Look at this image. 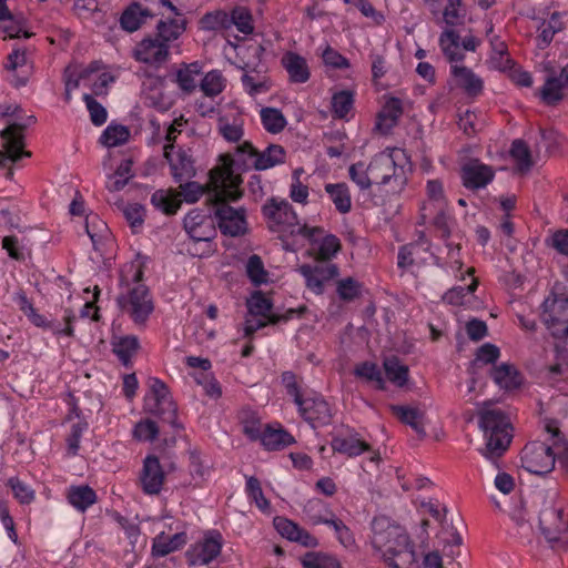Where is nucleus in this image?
<instances>
[{
	"label": "nucleus",
	"mask_w": 568,
	"mask_h": 568,
	"mask_svg": "<svg viewBox=\"0 0 568 568\" xmlns=\"http://www.w3.org/2000/svg\"><path fill=\"white\" fill-rule=\"evenodd\" d=\"M453 75L456 80V83L465 88L467 92H479L483 87L481 79L470 70V68H466V65H453L452 67Z\"/></svg>",
	"instance_id": "nucleus-42"
},
{
	"label": "nucleus",
	"mask_w": 568,
	"mask_h": 568,
	"mask_svg": "<svg viewBox=\"0 0 568 568\" xmlns=\"http://www.w3.org/2000/svg\"><path fill=\"white\" fill-rule=\"evenodd\" d=\"M325 190L339 212H348L352 209V199L347 184H326Z\"/></svg>",
	"instance_id": "nucleus-48"
},
{
	"label": "nucleus",
	"mask_w": 568,
	"mask_h": 568,
	"mask_svg": "<svg viewBox=\"0 0 568 568\" xmlns=\"http://www.w3.org/2000/svg\"><path fill=\"white\" fill-rule=\"evenodd\" d=\"M123 215L132 232H140L145 217L144 207L139 203L128 204L123 210Z\"/></svg>",
	"instance_id": "nucleus-62"
},
{
	"label": "nucleus",
	"mask_w": 568,
	"mask_h": 568,
	"mask_svg": "<svg viewBox=\"0 0 568 568\" xmlns=\"http://www.w3.org/2000/svg\"><path fill=\"white\" fill-rule=\"evenodd\" d=\"M24 128L21 124L12 123L0 133L3 140V150L0 152V163H18L23 158L31 156L29 151L24 150Z\"/></svg>",
	"instance_id": "nucleus-16"
},
{
	"label": "nucleus",
	"mask_w": 568,
	"mask_h": 568,
	"mask_svg": "<svg viewBox=\"0 0 568 568\" xmlns=\"http://www.w3.org/2000/svg\"><path fill=\"white\" fill-rule=\"evenodd\" d=\"M6 67L16 72L13 84L17 88L24 87L29 80L30 67L28 64L27 53L23 50H13L8 55Z\"/></svg>",
	"instance_id": "nucleus-29"
},
{
	"label": "nucleus",
	"mask_w": 568,
	"mask_h": 568,
	"mask_svg": "<svg viewBox=\"0 0 568 568\" xmlns=\"http://www.w3.org/2000/svg\"><path fill=\"white\" fill-rule=\"evenodd\" d=\"M495 383L503 389H518L525 383V377L511 363H500L491 372Z\"/></svg>",
	"instance_id": "nucleus-26"
},
{
	"label": "nucleus",
	"mask_w": 568,
	"mask_h": 568,
	"mask_svg": "<svg viewBox=\"0 0 568 568\" xmlns=\"http://www.w3.org/2000/svg\"><path fill=\"white\" fill-rule=\"evenodd\" d=\"M158 3L163 19L158 22L155 36L170 45L186 29L184 9L179 0H158Z\"/></svg>",
	"instance_id": "nucleus-11"
},
{
	"label": "nucleus",
	"mask_w": 568,
	"mask_h": 568,
	"mask_svg": "<svg viewBox=\"0 0 568 568\" xmlns=\"http://www.w3.org/2000/svg\"><path fill=\"white\" fill-rule=\"evenodd\" d=\"M467 16V9L463 0H447L444 9V21L447 24L464 23Z\"/></svg>",
	"instance_id": "nucleus-57"
},
{
	"label": "nucleus",
	"mask_w": 568,
	"mask_h": 568,
	"mask_svg": "<svg viewBox=\"0 0 568 568\" xmlns=\"http://www.w3.org/2000/svg\"><path fill=\"white\" fill-rule=\"evenodd\" d=\"M392 410L399 419L404 420V423H408L417 434H420V436L425 434L424 412L416 409V407H404V405H394Z\"/></svg>",
	"instance_id": "nucleus-39"
},
{
	"label": "nucleus",
	"mask_w": 568,
	"mask_h": 568,
	"mask_svg": "<svg viewBox=\"0 0 568 568\" xmlns=\"http://www.w3.org/2000/svg\"><path fill=\"white\" fill-rule=\"evenodd\" d=\"M152 17V13L148 8H144L140 3H132L129 6L120 18V24L123 30L128 32L136 31L146 20Z\"/></svg>",
	"instance_id": "nucleus-31"
},
{
	"label": "nucleus",
	"mask_w": 568,
	"mask_h": 568,
	"mask_svg": "<svg viewBox=\"0 0 568 568\" xmlns=\"http://www.w3.org/2000/svg\"><path fill=\"white\" fill-rule=\"evenodd\" d=\"M226 87V79L220 70H211L200 78L199 88L207 98H215L223 92Z\"/></svg>",
	"instance_id": "nucleus-37"
},
{
	"label": "nucleus",
	"mask_w": 568,
	"mask_h": 568,
	"mask_svg": "<svg viewBox=\"0 0 568 568\" xmlns=\"http://www.w3.org/2000/svg\"><path fill=\"white\" fill-rule=\"evenodd\" d=\"M384 369L386 376L395 385H405L409 378V369L399 358L389 357L384 359Z\"/></svg>",
	"instance_id": "nucleus-50"
},
{
	"label": "nucleus",
	"mask_w": 568,
	"mask_h": 568,
	"mask_svg": "<svg viewBox=\"0 0 568 568\" xmlns=\"http://www.w3.org/2000/svg\"><path fill=\"white\" fill-rule=\"evenodd\" d=\"M159 435V427L152 419L140 420L133 429V437L142 442H152Z\"/></svg>",
	"instance_id": "nucleus-64"
},
{
	"label": "nucleus",
	"mask_w": 568,
	"mask_h": 568,
	"mask_svg": "<svg viewBox=\"0 0 568 568\" xmlns=\"http://www.w3.org/2000/svg\"><path fill=\"white\" fill-rule=\"evenodd\" d=\"M200 29L204 31H219V32H229V12L225 10H214L211 12H206L200 19Z\"/></svg>",
	"instance_id": "nucleus-41"
},
{
	"label": "nucleus",
	"mask_w": 568,
	"mask_h": 568,
	"mask_svg": "<svg viewBox=\"0 0 568 568\" xmlns=\"http://www.w3.org/2000/svg\"><path fill=\"white\" fill-rule=\"evenodd\" d=\"M181 203L182 200L173 190H156L151 195V204L166 215H174L179 211Z\"/></svg>",
	"instance_id": "nucleus-33"
},
{
	"label": "nucleus",
	"mask_w": 568,
	"mask_h": 568,
	"mask_svg": "<svg viewBox=\"0 0 568 568\" xmlns=\"http://www.w3.org/2000/svg\"><path fill=\"white\" fill-rule=\"evenodd\" d=\"M102 62L92 61L82 70L83 88L93 98L106 95L109 85L115 80L111 73L102 71Z\"/></svg>",
	"instance_id": "nucleus-19"
},
{
	"label": "nucleus",
	"mask_w": 568,
	"mask_h": 568,
	"mask_svg": "<svg viewBox=\"0 0 568 568\" xmlns=\"http://www.w3.org/2000/svg\"><path fill=\"white\" fill-rule=\"evenodd\" d=\"M494 169L480 161H469L462 166V179L466 187L470 190H478V187H485L494 179Z\"/></svg>",
	"instance_id": "nucleus-23"
},
{
	"label": "nucleus",
	"mask_w": 568,
	"mask_h": 568,
	"mask_svg": "<svg viewBox=\"0 0 568 568\" xmlns=\"http://www.w3.org/2000/svg\"><path fill=\"white\" fill-rule=\"evenodd\" d=\"M424 221H433L442 235H448L452 230V217L447 213L444 184L440 180H428L426 199L422 205Z\"/></svg>",
	"instance_id": "nucleus-8"
},
{
	"label": "nucleus",
	"mask_w": 568,
	"mask_h": 568,
	"mask_svg": "<svg viewBox=\"0 0 568 568\" xmlns=\"http://www.w3.org/2000/svg\"><path fill=\"white\" fill-rule=\"evenodd\" d=\"M355 93L349 89H342L332 95V110L336 118L349 120L354 115Z\"/></svg>",
	"instance_id": "nucleus-34"
},
{
	"label": "nucleus",
	"mask_w": 568,
	"mask_h": 568,
	"mask_svg": "<svg viewBox=\"0 0 568 568\" xmlns=\"http://www.w3.org/2000/svg\"><path fill=\"white\" fill-rule=\"evenodd\" d=\"M82 100L90 114L91 122L97 126L103 125L108 120L105 108L89 93H83Z\"/></svg>",
	"instance_id": "nucleus-58"
},
{
	"label": "nucleus",
	"mask_w": 568,
	"mask_h": 568,
	"mask_svg": "<svg viewBox=\"0 0 568 568\" xmlns=\"http://www.w3.org/2000/svg\"><path fill=\"white\" fill-rule=\"evenodd\" d=\"M170 53V45L156 36L146 37L134 48L133 57L136 61L159 67L164 63Z\"/></svg>",
	"instance_id": "nucleus-18"
},
{
	"label": "nucleus",
	"mask_w": 568,
	"mask_h": 568,
	"mask_svg": "<svg viewBox=\"0 0 568 568\" xmlns=\"http://www.w3.org/2000/svg\"><path fill=\"white\" fill-rule=\"evenodd\" d=\"M166 474L158 456L149 454L143 459L138 484L146 496H158L163 489Z\"/></svg>",
	"instance_id": "nucleus-15"
},
{
	"label": "nucleus",
	"mask_w": 568,
	"mask_h": 568,
	"mask_svg": "<svg viewBox=\"0 0 568 568\" xmlns=\"http://www.w3.org/2000/svg\"><path fill=\"white\" fill-rule=\"evenodd\" d=\"M257 442L267 450L280 449L281 445L284 444V429L280 424L276 427L267 424L264 426Z\"/></svg>",
	"instance_id": "nucleus-51"
},
{
	"label": "nucleus",
	"mask_w": 568,
	"mask_h": 568,
	"mask_svg": "<svg viewBox=\"0 0 568 568\" xmlns=\"http://www.w3.org/2000/svg\"><path fill=\"white\" fill-rule=\"evenodd\" d=\"M222 547L223 538L221 532L210 530L205 534L202 541L187 550V560L191 565H207L221 554Z\"/></svg>",
	"instance_id": "nucleus-17"
},
{
	"label": "nucleus",
	"mask_w": 568,
	"mask_h": 568,
	"mask_svg": "<svg viewBox=\"0 0 568 568\" xmlns=\"http://www.w3.org/2000/svg\"><path fill=\"white\" fill-rule=\"evenodd\" d=\"M301 561L304 568H342L336 557L324 555V552H314V550L306 552Z\"/></svg>",
	"instance_id": "nucleus-53"
},
{
	"label": "nucleus",
	"mask_w": 568,
	"mask_h": 568,
	"mask_svg": "<svg viewBox=\"0 0 568 568\" xmlns=\"http://www.w3.org/2000/svg\"><path fill=\"white\" fill-rule=\"evenodd\" d=\"M302 174H304V169H295L292 176V182L290 186V196L294 202H307L310 189L307 184H304L302 181Z\"/></svg>",
	"instance_id": "nucleus-60"
},
{
	"label": "nucleus",
	"mask_w": 568,
	"mask_h": 568,
	"mask_svg": "<svg viewBox=\"0 0 568 568\" xmlns=\"http://www.w3.org/2000/svg\"><path fill=\"white\" fill-rule=\"evenodd\" d=\"M286 248H300V246H310L315 258H321L322 264L315 266H301L300 272L303 274L306 285L314 293H322L325 280H331L338 274V268L329 262L339 251L341 241L335 234H326L321 229H311L306 224H302L296 213H290L286 206Z\"/></svg>",
	"instance_id": "nucleus-1"
},
{
	"label": "nucleus",
	"mask_w": 568,
	"mask_h": 568,
	"mask_svg": "<svg viewBox=\"0 0 568 568\" xmlns=\"http://www.w3.org/2000/svg\"><path fill=\"white\" fill-rule=\"evenodd\" d=\"M286 539L287 541H294L304 547H316L317 545V539L314 534H311V531L302 527V525L290 521V519H286Z\"/></svg>",
	"instance_id": "nucleus-44"
},
{
	"label": "nucleus",
	"mask_w": 568,
	"mask_h": 568,
	"mask_svg": "<svg viewBox=\"0 0 568 568\" xmlns=\"http://www.w3.org/2000/svg\"><path fill=\"white\" fill-rule=\"evenodd\" d=\"M247 310L251 315H257L266 320H273V303L262 291H254L247 298Z\"/></svg>",
	"instance_id": "nucleus-40"
},
{
	"label": "nucleus",
	"mask_w": 568,
	"mask_h": 568,
	"mask_svg": "<svg viewBox=\"0 0 568 568\" xmlns=\"http://www.w3.org/2000/svg\"><path fill=\"white\" fill-rule=\"evenodd\" d=\"M148 262L146 255L138 253L120 271L121 293L116 298L118 306L138 327L145 326L155 308L152 293L143 282Z\"/></svg>",
	"instance_id": "nucleus-4"
},
{
	"label": "nucleus",
	"mask_w": 568,
	"mask_h": 568,
	"mask_svg": "<svg viewBox=\"0 0 568 568\" xmlns=\"http://www.w3.org/2000/svg\"><path fill=\"white\" fill-rule=\"evenodd\" d=\"M245 272L254 286H261L268 282V272L265 270L262 258L256 254L247 258Z\"/></svg>",
	"instance_id": "nucleus-47"
},
{
	"label": "nucleus",
	"mask_w": 568,
	"mask_h": 568,
	"mask_svg": "<svg viewBox=\"0 0 568 568\" xmlns=\"http://www.w3.org/2000/svg\"><path fill=\"white\" fill-rule=\"evenodd\" d=\"M286 394L293 397L301 416L313 427H316L317 423H328L332 409L327 400L321 399V397H304L296 382H292L288 374L286 375Z\"/></svg>",
	"instance_id": "nucleus-10"
},
{
	"label": "nucleus",
	"mask_w": 568,
	"mask_h": 568,
	"mask_svg": "<svg viewBox=\"0 0 568 568\" xmlns=\"http://www.w3.org/2000/svg\"><path fill=\"white\" fill-rule=\"evenodd\" d=\"M65 498L79 513H85L98 500L95 490L89 485H71L65 491Z\"/></svg>",
	"instance_id": "nucleus-25"
},
{
	"label": "nucleus",
	"mask_w": 568,
	"mask_h": 568,
	"mask_svg": "<svg viewBox=\"0 0 568 568\" xmlns=\"http://www.w3.org/2000/svg\"><path fill=\"white\" fill-rule=\"evenodd\" d=\"M439 45L450 61L463 59V41L456 30H452V28L444 30L439 37Z\"/></svg>",
	"instance_id": "nucleus-36"
},
{
	"label": "nucleus",
	"mask_w": 568,
	"mask_h": 568,
	"mask_svg": "<svg viewBox=\"0 0 568 568\" xmlns=\"http://www.w3.org/2000/svg\"><path fill=\"white\" fill-rule=\"evenodd\" d=\"M145 407L159 416L164 423L174 429H182L183 425L178 419V406L173 402L166 384L160 378L150 379V390L145 396Z\"/></svg>",
	"instance_id": "nucleus-9"
},
{
	"label": "nucleus",
	"mask_w": 568,
	"mask_h": 568,
	"mask_svg": "<svg viewBox=\"0 0 568 568\" xmlns=\"http://www.w3.org/2000/svg\"><path fill=\"white\" fill-rule=\"evenodd\" d=\"M283 156L284 149L281 145L271 144L260 152L252 143L243 142L236 146L234 158L227 154L222 156L224 160L222 165H230L232 170L234 165L253 166L262 171L281 163Z\"/></svg>",
	"instance_id": "nucleus-7"
},
{
	"label": "nucleus",
	"mask_w": 568,
	"mask_h": 568,
	"mask_svg": "<svg viewBox=\"0 0 568 568\" xmlns=\"http://www.w3.org/2000/svg\"><path fill=\"white\" fill-rule=\"evenodd\" d=\"M241 184V176L235 174L230 165H220L210 171L209 201L213 206L217 226L224 235L240 236L247 231L245 210L230 205L242 196Z\"/></svg>",
	"instance_id": "nucleus-2"
},
{
	"label": "nucleus",
	"mask_w": 568,
	"mask_h": 568,
	"mask_svg": "<svg viewBox=\"0 0 568 568\" xmlns=\"http://www.w3.org/2000/svg\"><path fill=\"white\" fill-rule=\"evenodd\" d=\"M541 317L554 336L568 335V297L550 293L542 303Z\"/></svg>",
	"instance_id": "nucleus-13"
},
{
	"label": "nucleus",
	"mask_w": 568,
	"mask_h": 568,
	"mask_svg": "<svg viewBox=\"0 0 568 568\" xmlns=\"http://www.w3.org/2000/svg\"><path fill=\"white\" fill-rule=\"evenodd\" d=\"M332 447L334 450H338V453L348 455V457H356V455H361L364 450H368L369 445L363 442L356 433H348L343 435V437H335L332 442Z\"/></svg>",
	"instance_id": "nucleus-32"
},
{
	"label": "nucleus",
	"mask_w": 568,
	"mask_h": 568,
	"mask_svg": "<svg viewBox=\"0 0 568 568\" xmlns=\"http://www.w3.org/2000/svg\"><path fill=\"white\" fill-rule=\"evenodd\" d=\"M373 546L393 568H419L422 562L414 544L400 525L392 524L387 517H376L372 523Z\"/></svg>",
	"instance_id": "nucleus-5"
},
{
	"label": "nucleus",
	"mask_w": 568,
	"mask_h": 568,
	"mask_svg": "<svg viewBox=\"0 0 568 568\" xmlns=\"http://www.w3.org/2000/svg\"><path fill=\"white\" fill-rule=\"evenodd\" d=\"M310 520L312 525H327L334 530L337 540L339 544L344 545V547H355L356 539L354 534H352L349 527L337 519L334 513L331 510H326L324 515H316V513H310Z\"/></svg>",
	"instance_id": "nucleus-24"
},
{
	"label": "nucleus",
	"mask_w": 568,
	"mask_h": 568,
	"mask_svg": "<svg viewBox=\"0 0 568 568\" xmlns=\"http://www.w3.org/2000/svg\"><path fill=\"white\" fill-rule=\"evenodd\" d=\"M286 72L291 82H306L311 78L305 58L296 55V53H286Z\"/></svg>",
	"instance_id": "nucleus-38"
},
{
	"label": "nucleus",
	"mask_w": 568,
	"mask_h": 568,
	"mask_svg": "<svg viewBox=\"0 0 568 568\" xmlns=\"http://www.w3.org/2000/svg\"><path fill=\"white\" fill-rule=\"evenodd\" d=\"M412 169L413 162L407 150L385 149L373 156L368 165H351L349 176L361 190H367L371 185H386L390 191H400Z\"/></svg>",
	"instance_id": "nucleus-3"
},
{
	"label": "nucleus",
	"mask_w": 568,
	"mask_h": 568,
	"mask_svg": "<svg viewBox=\"0 0 568 568\" xmlns=\"http://www.w3.org/2000/svg\"><path fill=\"white\" fill-rule=\"evenodd\" d=\"M420 251L427 252L429 251V244L425 236H420L417 243H410V245H404L399 250L398 253V266L407 270V267H412L415 263H423L425 257L420 255Z\"/></svg>",
	"instance_id": "nucleus-30"
},
{
	"label": "nucleus",
	"mask_w": 568,
	"mask_h": 568,
	"mask_svg": "<svg viewBox=\"0 0 568 568\" xmlns=\"http://www.w3.org/2000/svg\"><path fill=\"white\" fill-rule=\"evenodd\" d=\"M193 377L196 384L203 387L205 394L209 397L217 399L222 396L221 384L212 373H199Z\"/></svg>",
	"instance_id": "nucleus-63"
},
{
	"label": "nucleus",
	"mask_w": 568,
	"mask_h": 568,
	"mask_svg": "<svg viewBox=\"0 0 568 568\" xmlns=\"http://www.w3.org/2000/svg\"><path fill=\"white\" fill-rule=\"evenodd\" d=\"M7 487L11 489L13 497L21 505H30L36 499L34 489L21 480L19 477L13 476L8 478L6 483Z\"/></svg>",
	"instance_id": "nucleus-46"
},
{
	"label": "nucleus",
	"mask_w": 568,
	"mask_h": 568,
	"mask_svg": "<svg viewBox=\"0 0 568 568\" xmlns=\"http://www.w3.org/2000/svg\"><path fill=\"white\" fill-rule=\"evenodd\" d=\"M510 154L520 170H527V168H530L534 164L531 152L523 140H515L513 142Z\"/></svg>",
	"instance_id": "nucleus-59"
},
{
	"label": "nucleus",
	"mask_w": 568,
	"mask_h": 568,
	"mask_svg": "<svg viewBox=\"0 0 568 568\" xmlns=\"http://www.w3.org/2000/svg\"><path fill=\"white\" fill-rule=\"evenodd\" d=\"M541 532L552 547L568 545V515L562 506H549L539 515Z\"/></svg>",
	"instance_id": "nucleus-12"
},
{
	"label": "nucleus",
	"mask_w": 568,
	"mask_h": 568,
	"mask_svg": "<svg viewBox=\"0 0 568 568\" xmlns=\"http://www.w3.org/2000/svg\"><path fill=\"white\" fill-rule=\"evenodd\" d=\"M479 426L483 429L486 442L481 453L484 457L494 462V459H497L507 450L511 442V422L500 409L490 407V405H484L479 410Z\"/></svg>",
	"instance_id": "nucleus-6"
},
{
	"label": "nucleus",
	"mask_w": 568,
	"mask_h": 568,
	"mask_svg": "<svg viewBox=\"0 0 568 568\" xmlns=\"http://www.w3.org/2000/svg\"><path fill=\"white\" fill-rule=\"evenodd\" d=\"M77 316L71 310H65L62 321L51 320L47 331L57 337H73Z\"/></svg>",
	"instance_id": "nucleus-52"
},
{
	"label": "nucleus",
	"mask_w": 568,
	"mask_h": 568,
	"mask_svg": "<svg viewBox=\"0 0 568 568\" xmlns=\"http://www.w3.org/2000/svg\"><path fill=\"white\" fill-rule=\"evenodd\" d=\"M202 75L203 64L200 61H193L191 63H181L171 73L172 81L184 94H191L197 89L200 84V78Z\"/></svg>",
	"instance_id": "nucleus-21"
},
{
	"label": "nucleus",
	"mask_w": 568,
	"mask_h": 568,
	"mask_svg": "<svg viewBox=\"0 0 568 568\" xmlns=\"http://www.w3.org/2000/svg\"><path fill=\"white\" fill-rule=\"evenodd\" d=\"M111 351L125 368L133 367V359L141 349V342L133 334H113L110 339Z\"/></svg>",
	"instance_id": "nucleus-20"
},
{
	"label": "nucleus",
	"mask_w": 568,
	"mask_h": 568,
	"mask_svg": "<svg viewBox=\"0 0 568 568\" xmlns=\"http://www.w3.org/2000/svg\"><path fill=\"white\" fill-rule=\"evenodd\" d=\"M403 113V102L399 98L388 95L385 98L384 105L377 118V128L382 132H388L390 128L395 126Z\"/></svg>",
	"instance_id": "nucleus-27"
},
{
	"label": "nucleus",
	"mask_w": 568,
	"mask_h": 568,
	"mask_svg": "<svg viewBox=\"0 0 568 568\" xmlns=\"http://www.w3.org/2000/svg\"><path fill=\"white\" fill-rule=\"evenodd\" d=\"M187 542V534L180 531L166 537L164 532L153 539L152 554L156 557H164L171 552L182 549Z\"/></svg>",
	"instance_id": "nucleus-28"
},
{
	"label": "nucleus",
	"mask_w": 568,
	"mask_h": 568,
	"mask_svg": "<svg viewBox=\"0 0 568 568\" xmlns=\"http://www.w3.org/2000/svg\"><path fill=\"white\" fill-rule=\"evenodd\" d=\"M130 131L122 124H109L100 136V142L106 148H114L128 142Z\"/></svg>",
	"instance_id": "nucleus-43"
},
{
	"label": "nucleus",
	"mask_w": 568,
	"mask_h": 568,
	"mask_svg": "<svg viewBox=\"0 0 568 568\" xmlns=\"http://www.w3.org/2000/svg\"><path fill=\"white\" fill-rule=\"evenodd\" d=\"M263 128L270 133H280L284 129V115L275 108H262L260 111Z\"/></svg>",
	"instance_id": "nucleus-54"
},
{
	"label": "nucleus",
	"mask_w": 568,
	"mask_h": 568,
	"mask_svg": "<svg viewBox=\"0 0 568 568\" xmlns=\"http://www.w3.org/2000/svg\"><path fill=\"white\" fill-rule=\"evenodd\" d=\"M163 155L170 165L171 174L175 182L181 183L195 174L193 160L184 150L180 149L178 152H174L171 144L164 145Z\"/></svg>",
	"instance_id": "nucleus-22"
},
{
	"label": "nucleus",
	"mask_w": 568,
	"mask_h": 568,
	"mask_svg": "<svg viewBox=\"0 0 568 568\" xmlns=\"http://www.w3.org/2000/svg\"><path fill=\"white\" fill-rule=\"evenodd\" d=\"M564 87L565 82L562 79V72L558 79H556V77H550V79H547L546 83L540 90V97L542 101L546 103H556V101L562 99Z\"/></svg>",
	"instance_id": "nucleus-56"
},
{
	"label": "nucleus",
	"mask_w": 568,
	"mask_h": 568,
	"mask_svg": "<svg viewBox=\"0 0 568 568\" xmlns=\"http://www.w3.org/2000/svg\"><path fill=\"white\" fill-rule=\"evenodd\" d=\"M477 288V278H470L466 287H453L444 294V300L453 305H470L474 298V292Z\"/></svg>",
	"instance_id": "nucleus-45"
},
{
	"label": "nucleus",
	"mask_w": 568,
	"mask_h": 568,
	"mask_svg": "<svg viewBox=\"0 0 568 568\" xmlns=\"http://www.w3.org/2000/svg\"><path fill=\"white\" fill-rule=\"evenodd\" d=\"M229 24L230 30L235 28L239 32L244 36H248L254 31V20L252 12L248 8L243 6H235L229 12Z\"/></svg>",
	"instance_id": "nucleus-35"
},
{
	"label": "nucleus",
	"mask_w": 568,
	"mask_h": 568,
	"mask_svg": "<svg viewBox=\"0 0 568 568\" xmlns=\"http://www.w3.org/2000/svg\"><path fill=\"white\" fill-rule=\"evenodd\" d=\"M521 465L531 474H548L556 465V449L541 442L527 443L521 452Z\"/></svg>",
	"instance_id": "nucleus-14"
},
{
	"label": "nucleus",
	"mask_w": 568,
	"mask_h": 568,
	"mask_svg": "<svg viewBox=\"0 0 568 568\" xmlns=\"http://www.w3.org/2000/svg\"><path fill=\"white\" fill-rule=\"evenodd\" d=\"M245 493L247 498L255 503L256 507L263 511H265L270 504L267 499L263 495V490L261 484L257 478L248 477L245 485Z\"/></svg>",
	"instance_id": "nucleus-61"
},
{
	"label": "nucleus",
	"mask_w": 568,
	"mask_h": 568,
	"mask_svg": "<svg viewBox=\"0 0 568 568\" xmlns=\"http://www.w3.org/2000/svg\"><path fill=\"white\" fill-rule=\"evenodd\" d=\"M88 428L87 420H77L71 425L70 433L65 438L68 456L74 457L79 454L81 438Z\"/></svg>",
	"instance_id": "nucleus-55"
},
{
	"label": "nucleus",
	"mask_w": 568,
	"mask_h": 568,
	"mask_svg": "<svg viewBox=\"0 0 568 568\" xmlns=\"http://www.w3.org/2000/svg\"><path fill=\"white\" fill-rule=\"evenodd\" d=\"M243 434L251 440L257 442L265 425L253 410H243L240 415Z\"/></svg>",
	"instance_id": "nucleus-49"
}]
</instances>
